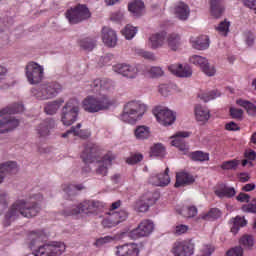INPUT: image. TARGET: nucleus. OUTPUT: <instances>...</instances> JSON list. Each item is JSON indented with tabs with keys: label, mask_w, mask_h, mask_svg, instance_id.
I'll use <instances>...</instances> for the list:
<instances>
[{
	"label": "nucleus",
	"mask_w": 256,
	"mask_h": 256,
	"mask_svg": "<svg viewBox=\"0 0 256 256\" xmlns=\"http://www.w3.org/2000/svg\"><path fill=\"white\" fill-rule=\"evenodd\" d=\"M37 201H43V195L34 194L29 198L16 200L6 213V219H17L20 215L27 219L37 217L39 211H41Z\"/></svg>",
	"instance_id": "nucleus-1"
},
{
	"label": "nucleus",
	"mask_w": 256,
	"mask_h": 256,
	"mask_svg": "<svg viewBox=\"0 0 256 256\" xmlns=\"http://www.w3.org/2000/svg\"><path fill=\"white\" fill-rule=\"evenodd\" d=\"M105 209V203L99 200H84L79 204L67 206L63 211L62 215L69 217L71 215H79L83 213L87 217H95L99 215L101 211Z\"/></svg>",
	"instance_id": "nucleus-2"
},
{
	"label": "nucleus",
	"mask_w": 256,
	"mask_h": 256,
	"mask_svg": "<svg viewBox=\"0 0 256 256\" xmlns=\"http://www.w3.org/2000/svg\"><path fill=\"white\" fill-rule=\"evenodd\" d=\"M114 103L111 97L106 94L88 96L82 101V109L86 113H99L100 111H107L113 107Z\"/></svg>",
	"instance_id": "nucleus-3"
},
{
	"label": "nucleus",
	"mask_w": 256,
	"mask_h": 256,
	"mask_svg": "<svg viewBox=\"0 0 256 256\" xmlns=\"http://www.w3.org/2000/svg\"><path fill=\"white\" fill-rule=\"evenodd\" d=\"M147 113V105L141 101L133 100L124 105L120 116L121 121L133 125Z\"/></svg>",
	"instance_id": "nucleus-4"
},
{
	"label": "nucleus",
	"mask_w": 256,
	"mask_h": 256,
	"mask_svg": "<svg viewBox=\"0 0 256 256\" xmlns=\"http://www.w3.org/2000/svg\"><path fill=\"white\" fill-rule=\"evenodd\" d=\"M61 91H63L61 84L51 82L44 83L37 88H32L31 95L38 101H47L49 99H53V97H57Z\"/></svg>",
	"instance_id": "nucleus-5"
},
{
	"label": "nucleus",
	"mask_w": 256,
	"mask_h": 256,
	"mask_svg": "<svg viewBox=\"0 0 256 256\" xmlns=\"http://www.w3.org/2000/svg\"><path fill=\"white\" fill-rule=\"evenodd\" d=\"M78 117H79V100L77 99L68 100L61 110V119H60L61 123L65 127H71V125H73V123L77 121Z\"/></svg>",
	"instance_id": "nucleus-6"
},
{
	"label": "nucleus",
	"mask_w": 256,
	"mask_h": 256,
	"mask_svg": "<svg viewBox=\"0 0 256 256\" xmlns=\"http://www.w3.org/2000/svg\"><path fill=\"white\" fill-rule=\"evenodd\" d=\"M25 75L30 85H39L45 77V68L36 62H29L25 66Z\"/></svg>",
	"instance_id": "nucleus-7"
},
{
	"label": "nucleus",
	"mask_w": 256,
	"mask_h": 256,
	"mask_svg": "<svg viewBox=\"0 0 256 256\" xmlns=\"http://www.w3.org/2000/svg\"><path fill=\"white\" fill-rule=\"evenodd\" d=\"M66 18L68 19L71 25H75L77 23H81V21H86V19L91 18V11L89 8L83 4H79L78 6L68 10L66 12Z\"/></svg>",
	"instance_id": "nucleus-8"
},
{
	"label": "nucleus",
	"mask_w": 256,
	"mask_h": 256,
	"mask_svg": "<svg viewBox=\"0 0 256 256\" xmlns=\"http://www.w3.org/2000/svg\"><path fill=\"white\" fill-rule=\"evenodd\" d=\"M66 247L62 242H52L39 246L33 251L34 256H60L63 255Z\"/></svg>",
	"instance_id": "nucleus-9"
},
{
	"label": "nucleus",
	"mask_w": 256,
	"mask_h": 256,
	"mask_svg": "<svg viewBox=\"0 0 256 256\" xmlns=\"http://www.w3.org/2000/svg\"><path fill=\"white\" fill-rule=\"evenodd\" d=\"M153 115L156 117L157 121L165 127L173 125L177 119V115L173 111L162 106H157L153 110Z\"/></svg>",
	"instance_id": "nucleus-10"
},
{
	"label": "nucleus",
	"mask_w": 256,
	"mask_h": 256,
	"mask_svg": "<svg viewBox=\"0 0 256 256\" xmlns=\"http://www.w3.org/2000/svg\"><path fill=\"white\" fill-rule=\"evenodd\" d=\"M114 73L122 75L126 79H137L139 76V68L136 65H131L127 63H119L112 67Z\"/></svg>",
	"instance_id": "nucleus-11"
},
{
	"label": "nucleus",
	"mask_w": 256,
	"mask_h": 256,
	"mask_svg": "<svg viewBox=\"0 0 256 256\" xmlns=\"http://www.w3.org/2000/svg\"><path fill=\"white\" fill-rule=\"evenodd\" d=\"M195 253V244L191 240L175 242L172 247L174 256H192Z\"/></svg>",
	"instance_id": "nucleus-12"
},
{
	"label": "nucleus",
	"mask_w": 256,
	"mask_h": 256,
	"mask_svg": "<svg viewBox=\"0 0 256 256\" xmlns=\"http://www.w3.org/2000/svg\"><path fill=\"white\" fill-rule=\"evenodd\" d=\"M115 160V155L109 152L104 155L101 159L95 162V173L96 175H100V177H107L109 173V167L113 165V161Z\"/></svg>",
	"instance_id": "nucleus-13"
},
{
	"label": "nucleus",
	"mask_w": 256,
	"mask_h": 256,
	"mask_svg": "<svg viewBox=\"0 0 256 256\" xmlns=\"http://www.w3.org/2000/svg\"><path fill=\"white\" fill-rule=\"evenodd\" d=\"M155 225L151 220H143L136 229L131 231L132 239H140V237H149L153 233Z\"/></svg>",
	"instance_id": "nucleus-14"
},
{
	"label": "nucleus",
	"mask_w": 256,
	"mask_h": 256,
	"mask_svg": "<svg viewBox=\"0 0 256 256\" xmlns=\"http://www.w3.org/2000/svg\"><path fill=\"white\" fill-rule=\"evenodd\" d=\"M157 201V198H154L152 192H148L138 199L134 204V209L138 213H147L151 205Z\"/></svg>",
	"instance_id": "nucleus-15"
},
{
	"label": "nucleus",
	"mask_w": 256,
	"mask_h": 256,
	"mask_svg": "<svg viewBox=\"0 0 256 256\" xmlns=\"http://www.w3.org/2000/svg\"><path fill=\"white\" fill-rule=\"evenodd\" d=\"M188 137H191L190 132H177L174 136H171V146L177 147V149H179V151H183L184 154L187 153V151H189V145L185 142V139Z\"/></svg>",
	"instance_id": "nucleus-16"
},
{
	"label": "nucleus",
	"mask_w": 256,
	"mask_h": 256,
	"mask_svg": "<svg viewBox=\"0 0 256 256\" xmlns=\"http://www.w3.org/2000/svg\"><path fill=\"white\" fill-rule=\"evenodd\" d=\"M55 127H57L55 120L52 118H47L37 125L36 134L41 139H46V137L51 135V129H55Z\"/></svg>",
	"instance_id": "nucleus-17"
},
{
	"label": "nucleus",
	"mask_w": 256,
	"mask_h": 256,
	"mask_svg": "<svg viewBox=\"0 0 256 256\" xmlns=\"http://www.w3.org/2000/svg\"><path fill=\"white\" fill-rule=\"evenodd\" d=\"M101 39L106 47L117 46V32L110 27L104 26L101 31Z\"/></svg>",
	"instance_id": "nucleus-18"
},
{
	"label": "nucleus",
	"mask_w": 256,
	"mask_h": 256,
	"mask_svg": "<svg viewBox=\"0 0 256 256\" xmlns=\"http://www.w3.org/2000/svg\"><path fill=\"white\" fill-rule=\"evenodd\" d=\"M168 69L173 75L182 79H187L193 75V69L189 64H171Z\"/></svg>",
	"instance_id": "nucleus-19"
},
{
	"label": "nucleus",
	"mask_w": 256,
	"mask_h": 256,
	"mask_svg": "<svg viewBox=\"0 0 256 256\" xmlns=\"http://www.w3.org/2000/svg\"><path fill=\"white\" fill-rule=\"evenodd\" d=\"M91 87H93V91H99V95H107V93H111L115 86L113 82L109 79H96L92 82Z\"/></svg>",
	"instance_id": "nucleus-20"
},
{
	"label": "nucleus",
	"mask_w": 256,
	"mask_h": 256,
	"mask_svg": "<svg viewBox=\"0 0 256 256\" xmlns=\"http://www.w3.org/2000/svg\"><path fill=\"white\" fill-rule=\"evenodd\" d=\"M149 183L155 185L156 187H167L171 183V178L169 177V168H166L164 173L156 174L149 178Z\"/></svg>",
	"instance_id": "nucleus-21"
},
{
	"label": "nucleus",
	"mask_w": 256,
	"mask_h": 256,
	"mask_svg": "<svg viewBox=\"0 0 256 256\" xmlns=\"http://www.w3.org/2000/svg\"><path fill=\"white\" fill-rule=\"evenodd\" d=\"M19 127V120L13 116H6L0 120V135L3 133H8V131H13Z\"/></svg>",
	"instance_id": "nucleus-22"
},
{
	"label": "nucleus",
	"mask_w": 256,
	"mask_h": 256,
	"mask_svg": "<svg viewBox=\"0 0 256 256\" xmlns=\"http://www.w3.org/2000/svg\"><path fill=\"white\" fill-rule=\"evenodd\" d=\"M173 14L175 15L176 19H179L180 21H187L191 15V8H189V5L185 4L184 2H179L174 6Z\"/></svg>",
	"instance_id": "nucleus-23"
},
{
	"label": "nucleus",
	"mask_w": 256,
	"mask_h": 256,
	"mask_svg": "<svg viewBox=\"0 0 256 256\" xmlns=\"http://www.w3.org/2000/svg\"><path fill=\"white\" fill-rule=\"evenodd\" d=\"M167 34L165 32H157L152 34L148 39V47L150 49H161L165 45Z\"/></svg>",
	"instance_id": "nucleus-24"
},
{
	"label": "nucleus",
	"mask_w": 256,
	"mask_h": 256,
	"mask_svg": "<svg viewBox=\"0 0 256 256\" xmlns=\"http://www.w3.org/2000/svg\"><path fill=\"white\" fill-rule=\"evenodd\" d=\"M27 239L30 246L35 247V245H39V243L47 241V233L43 229L30 231L28 233Z\"/></svg>",
	"instance_id": "nucleus-25"
},
{
	"label": "nucleus",
	"mask_w": 256,
	"mask_h": 256,
	"mask_svg": "<svg viewBox=\"0 0 256 256\" xmlns=\"http://www.w3.org/2000/svg\"><path fill=\"white\" fill-rule=\"evenodd\" d=\"M195 183V177L189 172H178L176 174V183L174 187H187V185H193Z\"/></svg>",
	"instance_id": "nucleus-26"
},
{
	"label": "nucleus",
	"mask_w": 256,
	"mask_h": 256,
	"mask_svg": "<svg viewBox=\"0 0 256 256\" xmlns=\"http://www.w3.org/2000/svg\"><path fill=\"white\" fill-rule=\"evenodd\" d=\"M194 115L196 121H199L200 123H207V121H209L211 118V112L209 111V108L202 106L201 104H197L194 107Z\"/></svg>",
	"instance_id": "nucleus-27"
},
{
	"label": "nucleus",
	"mask_w": 256,
	"mask_h": 256,
	"mask_svg": "<svg viewBox=\"0 0 256 256\" xmlns=\"http://www.w3.org/2000/svg\"><path fill=\"white\" fill-rule=\"evenodd\" d=\"M225 13V6L223 0H210V15L214 19H221Z\"/></svg>",
	"instance_id": "nucleus-28"
},
{
	"label": "nucleus",
	"mask_w": 256,
	"mask_h": 256,
	"mask_svg": "<svg viewBox=\"0 0 256 256\" xmlns=\"http://www.w3.org/2000/svg\"><path fill=\"white\" fill-rule=\"evenodd\" d=\"M117 256H139V247L137 244H126L117 247Z\"/></svg>",
	"instance_id": "nucleus-29"
},
{
	"label": "nucleus",
	"mask_w": 256,
	"mask_h": 256,
	"mask_svg": "<svg viewBox=\"0 0 256 256\" xmlns=\"http://www.w3.org/2000/svg\"><path fill=\"white\" fill-rule=\"evenodd\" d=\"M97 151V148H95V144L88 143L86 146H84V150L81 154V159L84 163H95V152Z\"/></svg>",
	"instance_id": "nucleus-30"
},
{
	"label": "nucleus",
	"mask_w": 256,
	"mask_h": 256,
	"mask_svg": "<svg viewBox=\"0 0 256 256\" xmlns=\"http://www.w3.org/2000/svg\"><path fill=\"white\" fill-rule=\"evenodd\" d=\"M134 137L137 141H147L151 137V128L146 125L137 126L134 130Z\"/></svg>",
	"instance_id": "nucleus-31"
},
{
	"label": "nucleus",
	"mask_w": 256,
	"mask_h": 256,
	"mask_svg": "<svg viewBox=\"0 0 256 256\" xmlns=\"http://www.w3.org/2000/svg\"><path fill=\"white\" fill-rule=\"evenodd\" d=\"M65 103V99L63 98H58L54 101L46 103L44 107V111L46 115H55L59 109H61V105Z\"/></svg>",
	"instance_id": "nucleus-32"
},
{
	"label": "nucleus",
	"mask_w": 256,
	"mask_h": 256,
	"mask_svg": "<svg viewBox=\"0 0 256 256\" xmlns=\"http://www.w3.org/2000/svg\"><path fill=\"white\" fill-rule=\"evenodd\" d=\"M19 171V167L17 166V162L8 161L0 165V173L7 177V175H15Z\"/></svg>",
	"instance_id": "nucleus-33"
},
{
	"label": "nucleus",
	"mask_w": 256,
	"mask_h": 256,
	"mask_svg": "<svg viewBox=\"0 0 256 256\" xmlns=\"http://www.w3.org/2000/svg\"><path fill=\"white\" fill-rule=\"evenodd\" d=\"M166 43L171 51H179L181 47V35L177 33H171L166 38Z\"/></svg>",
	"instance_id": "nucleus-34"
},
{
	"label": "nucleus",
	"mask_w": 256,
	"mask_h": 256,
	"mask_svg": "<svg viewBox=\"0 0 256 256\" xmlns=\"http://www.w3.org/2000/svg\"><path fill=\"white\" fill-rule=\"evenodd\" d=\"M192 47L198 51H205V49H209V36L202 35L195 38L192 40Z\"/></svg>",
	"instance_id": "nucleus-35"
},
{
	"label": "nucleus",
	"mask_w": 256,
	"mask_h": 256,
	"mask_svg": "<svg viewBox=\"0 0 256 256\" xmlns=\"http://www.w3.org/2000/svg\"><path fill=\"white\" fill-rule=\"evenodd\" d=\"M128 10L134 17H141L145 11V4L141 0L134 1L128 5Z\"/></svg>",
	"instance_id": "nucleus-36"
},
{
	"label": "nucleus",
	"mask_w": 256,
	"mask_h": 256,
	"mask_svg": "<svg viewBox=\"0 0 256 256\" xmlns=\"http://www.w3.org/2000/svg\"><path fill=\"white\" fill-rule=\"evenodd\" d=\"M108 216H110L112 224L117 226L119 223H123V221L127 220L128 214L127 211L121 210L120 212H111Z\"/></svg>",
	"instance_id": "nucleus-37"
},
{
	"label": "nucleus",
	"mask_w": 256,
	"mask_h": 256,
	"mask_svg": "<svg viewBox=\"0 0 256 256\" xmlns=\"http://www.w3.org/2000/svg\"><path fill=\"white\" fill-rule=\"evenodd\" d=\"M217 197H220V199H223V197L231 198L235 197V188L229 187V186H221L219 189L215 191Z\"/></svg>",
	"instance_id": "nucleus-38"
},
{
	"label": "nucleus",
	"mask_w": 256,
	"mask_h": 256,
	"mask_svg": "<svg viewBox=\"0 0 256 256\" xmlns=\"http://www.w3.org/2000/svg\"><path fill=\"white\" fill-rule=\"evenodd\" d=\"M237 105L240 107H244L246 109L248 115L255 116L256 115V105L251 103L250 101L239 99L236 101Z\"/></svg>",
	"instance_id": "nucleus-39"
},
{
	"label": "nucleus",
	"mask_w": 256,
	"mask_h": 256,
	"mask_svg": "<svg viewBox=\"0 0 256 256\" xmlns=\"http://www.w3.org/2000/svg\"><path fill=\"white\" fill-rule=\"evenodd\" d=\"M81 123H78L74 126V136L80 137V139H89L91 137V130L89 129H81Z\"/></svg>",
	"instance_id": "nucleus-40"
},
{
	"label": "nucleus",
	"mask_w": 256,
	"mask_h": 256,
	"mask_svg": "<svg viewBox=\"0 0 256 256\" xmlns=\"http://www.w3.org/2000/svg\"><path fill=\"white\" fill-rule=\"evenodd\" d=\"M230 27L231 22L225 19L218 24V26L216 27V31L219 33V35H222V37H227Z\"/></svg>",
	"instance_id": "nucleus-41"
},
{
	"label": "nucleus",
	"mask_w": 256,
	"mask_h": 256,
	"mask_svg": "<svg viewBox=\"0 0 256 256\" xmlns=\"http://www.w3.org/2000/svg\"><path fill=\"white\" fill-rule=\"evenodd\" d=\"M245 225H247V221L245 220V217H241V216H236L233 219V226L231 228L232 233H238L239 229H241V227H245Z\"/></svg>",
	"instance_id": "nucleus-42"
},
{
	"label": "nucleus",
	"mask_w": 256,
	"mask_h": 256,
	"mask_svg": "<svg viewBox=\"0 0 256 256\" xmlns=\"http://www.w3.org/2000/svg\"><path fill=\"white\" fill-rule=\"evenodd\" d=\"M207 61H208L207 58L199 55H192L189 58V62L192 65H195L196 67H200V69H203V66L206 65Z\"/></svg>",
	"instance_id": "nucleus-43"
},
{
	"label": "nucleus",
	"mask_w": 256,
	"mask_h": 256,
	"mask_svg": "<svg viewBox=\"0 0 256 256\" xmlns=\"http://www.w3.org/2000/svg\"><path fill=\"white\" fill-rule=\"evenodd\" d=\"M215 252V246L211 244H204L200 247L196 256H212Z\"/></svg>",
	"instance_id": "nucleus-44"
},
{
	"label": "nucleus",
	"mask_w": 256,
	"mask_h": 256,
	"mask_svg": "<svg viewBox=\"0 0 256 256\" xmlns=\"http://www.w3.org/2000/svg\"><path fill=\"white\" fill-rule=\"evenodd\" d=\"M80 47L84 51H92L96 47L95 40L91 38H84L80 40Z\"/></svg>",
	"instance_id": "nucleus-45"
},
{
	"label": "nucleus",
	"mask_w": 256,
	"mask_h": 256,
	"mask_svg": "<svg viewBox=\"0 0 256 256\" xmlns=\"http://www.w3.org/2000/svg\"><path fill=\"white\" fill-rule=\"evenodd\" d=\"M122 35L128 40L133 39L135 35H137V27L127 25L123 30H122Z\"/></svg>",
	"instance_id": "nucleus-46"
},
{
	"label": "nucleus",
	"mask_w": 256,
	"mask_h": 256,
	"mask_svg": "<svg viewBox=\"0 0 256 256\" xmlns=\"http://www.w3.org/2000/svg\"><path fill=\"white\" fill-rule=\"evenodd\" d=\"M191 159L193 161H209V153H205L203 151H195L191 153Z\"/></svg>",
	"instance_id": "nucleus-47"
},
{
	"label": "nucleus",
	"mask_w": 256,
	"mask_h": 256,
	"mask_svg": "<svg viewBox=\"0 0 256 256\" xmlns=\"http://www.w3.org/2000/svg\"><path fill=\"white\" fill-rule=\"evenodd\" d=\"M239 160H229V161H225L222 163L221 165V169H223L224 171H231V170H235L237 169V167H239Z\"/></svg>",
	"instance_id": "nucleus-48"
},
{
	"label": "nucleus",
	"mask_w": 256,
	"mask_h": 256,
	"mask_svg": "<svg viewBox=\"0 0 256 256\" xmlns=\"http://www.w3.org/2000/svg\"><path fill=\"white\" fill-rule=\"evenodd\" d=\"M173 87H175V85L173 84H160L158 87V92L163 97H168V95H171V92L173 91Z\"/></svg>",
	"instance_id": "nucleus-49"
},
{
	"label": "nucleus",
	"mask_w": 256,
	"mask_h": 256,
	"mask_svg": "<svg viewBox=\"0 0 256 256\" xmlns=\"http://www.w3.org/2000/svg\"><path fill=\"white\" fill-rule=\"evenodd\" d=\"M217 97H221V93H219V91L217 90H213L206 94L200 95V99H202V101H204L205 103H208V101H213V99H217Z\"/></svg>",
	"instance_id": "nucleus-50"
},
{
	"label": "nucleus",
	"mask_w": 256,
	"mask_h": 256,
	"mask_svg": "<svg viewBox=\"0 0 256 256\" xmlns=\"http://www.w3.org/2000/svg\"><path fill=\"white\" fill-rule=\"evenodd\" d=\"M165 155V147L163 144H155L151 148V156L152 157H163Z\"/></svg>",
	"instance_id": "nucleus-51"
},
{
	"label": "nucleus",
	"mask_w": 256,
	"mask_h": 256,
	"mask_svg": "<svg viewBox=\"0 0 256 256\" xmlns=\"http://www.w3.org/2000/svg\"><path fill=\"white\" fill-rule=\"evenodd\" d=\"M201 71L202 73H205L207 77H215V74L217 73L215 66L209 64V60L206 62V65L202 67Z\"/></svg>",
	"instance_id": "nucleus-52"
},
{
	"label": "nucleus",
	"mask_w": 256,
	"mask_h": 256,
	"mask_svg": "<svg viewBox=\"0 0 256 256\" xmlns=\"http://www.w3.org/2000/svg\"><path fill=\"white\" fill-rule=\"evenodd\" d=\"M9 207V196L7 193H0V215Z\"/></svg>",
	"instance_id": "nucleus-53"
},
{
	"label": "nucleus",
	"mask_w": 256,
	"mask_h": 256,
	"mask_svg": "<svg viewBox=\"0 0 256 256\" xmlns=\"http://www.w3.org/2000/svg\"><path fill=\"white\" fill-rule=\"evenodd\" d=\"M180 215H183V217H188V218L195 217V215H197V207L187 206L182 209V211L180 212Z\"/></svg>",
	"instance_id": "nucleus-54"
},
{
	"label": "nucleus",
	"mask_w": 256,
	"mask_h": 256,
	"mask_svg": "<svg viewBox=\"0 0 256 256\" xmlns=\"http://www.w3.org/2000/svg\"><path fill=\"white\" fill-rule=\"evenodd\" d=\"M221 211L217 208H212L208 213L202 215V219H219Z\"/></svg>",
	"instance_id": "nucleus-55"
},
{
	"label": "nucleus",
	"mask_w": 256,
	"mask_h": 256,
	"mask_svg": "<svg viewBox=\"0 0 256 256\" xmlns=\"http://www.w3.org/2000/svg\"><path fill=\"white\" fill-rule=\"evenodd\" d=\"M62 189L64 193H67V195H75V191H80L81 187L72 185V184H64L62 186Z\"/></svg>",
	"instance_id": "nucleus-56"
},
{
	"label": "nucleus",
	"mask_w": 256,
	"mask_h": 256,
	"mask_svg": "<svg viewBox=\"0 0 256 256\" xmlns=\"http://www.w3.org/2000/svg\"><path fill=\"white\" fill-rule=\"evenodd\" d=\"M149 74L151 75V77H163L165 71H163V68L159 66H152L149 69Z\"/></svg>",
	"instance_id": "nucleus-57"
},
{
	"label": "nucleus",
	"mask_w": 256,
	"mask_h": 256,
	"mask_svg": "<svg viewBox=\"0 0 256 256\" xmlns=\"http://www.w3.org/2000/svg\"><path fill=\"white\" fill-rule=\"evenodd\" d=\"M137 53L138 55H140V57H143L144 59H148V61H155L157 59V57H155V54L153 52L139 49Z\"/></svg>",
	"instance_id": "nucleus-58"
},
{
	"label": "nucleus",
	"mask_w": 256,
	"mask_h": 256,
	"mask_svg": "<svg viewBox=\"0 0 256 256\" xmlns=\"http://www.w3.org/2000/svg\"><path fill=\"white\" fill-rule=\"evenodd\" d=\"M189 231V226L185 224H178L174 228L175 235H185Z\"/></svg>",
	"instance_id": "nucleus-59"
},
{
	"label": "nucleus",
	"mask_w": 256,
	"mask_h": 256,
	"mask_svg": "<svg viewBox=\"0 0 256 256\" xmlns=\"http://www.w3.org/2000/svg\"><path fill=\"white\" fill-rule=\"evenodd\" d=\"M128 165H135L136 163H139L140 161H143V155L142 154H133L129 158H127Z\"/></svg>",
	"instance_id": "nucleus-60"
},
{
	"label": "nucleus",
	"mask_w": 256,
	"mask_h": 256,
	"mask_svg": "<svg viewBox=\"0 0 256 256\" xmlns=\"http://www.w3.org/2000/svg\"><path fill=\"white\" fill-rule=\"evenodd\" d=\"M230 115H231L232 119H242L243 110L239 109V108L231 107L230 108Z\"/></svg>",
	"instance_id": "nucleus-61"
},
{
	"label": "nucleus",
	"mask_w": 256,
	"mask_h": 256,
	"mask_svg": "<svg viewBox=\"0 0 256 256\" xmlns=\"http://www.w3.org/2000/svg\"><path fill=\"white\" fill-rule=\"evenodd\" d=\"M240 245H244V247H253V236H243L240 239Z\"/></svg>",
	"instance_id": "nucleus-62"
},
{
	"label": "nucleus",
	"mask_w": 256,
	"mask_h": 256,
	"mask_svg": "<svg viewBox=\"0 0 256 256\" xmlns=\"http://www.w3.org/2000/svg\"><path fill=\"white\" fill-rule=\"evenodd\" d=\"M226 256H243V248L241 247L232 248L226 253Z\"/></svg>",
	"instance_id": "nucleus-63"
},
{
	"label": "nucleus",
	"mask_w": 256,
	"mask_h": 256,
	"mask_svg": "<svg viewBox=\"0 0 256 256\" xmlns=\"http://www.w3.org/2000/svg\"><path fill=\"white\" fill-rule=\"evenodd\" d=\"M244 213H256V204H246L242 207Z\"/></svg>",
	"instance_id": "nucleus-64"
}]
</instances>
